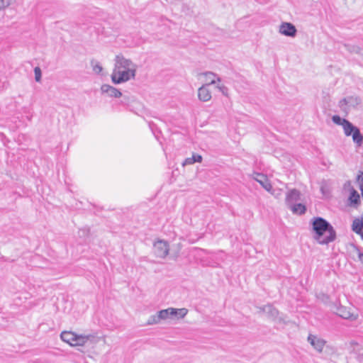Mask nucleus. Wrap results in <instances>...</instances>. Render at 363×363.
Wrapping results in <instances>:
<instances>
[{
	"instance_id": "f257e3e1",
	"label": "nucleus",
	"mask_w": 363,
	"mask_h": 363,
	"mask_svg": "<svg viewBox=\"0 0 363 363\" xmlns=\"http://www.w3.org/2000/svg\"><path fill=\"white\" fill-rule=\"evenodd\" d=\"M137 65L123 55H117L114 59V67L111 74V81L120 84L134 79L136 76Z\"/></svg>"
},
{
	"instance_id": "f03ea898",
	"label": "nucleus",
	"mask_w": 363,
	"mask_h": 363,
	"mask_svg": "<svg viewBox=\"0 0 363 363\" xmlns=\"http://www.w3.org/2000/svg\"><path fill=\"white\" fill-rule=\"evenodd\" d=\"M312 225L313 238L319 244L327 245L335 240V230L325 219L321 217L314 218Z\"/></svg>"
},
{
	"instance_id": "7ed1b4c3",
	"label": "nucleus",
	"mask_w": 363,
	"mask_h": 363,
	"mask_svg": "<svg viewBox=\"0 0 363 363\" xmlns=\"http://www.w3.org/2000/svg\"><path fill=\"white\" fill-rule=\"evenodd\" d=\"M60 337L62 341L71 346H83L89 340L90 336L77 335L70 331H64L61 333Z\"/></svg>"
},
{
	"instance_id": "20e7f679",
	"label": "nucleus",
	"mask_w": 363,
	"mask_h": 363,
	"mask_svg": "<svg viewBox=\"0 0 363 363\" xmlns=\"http://www.w3.org/2000/svg\"><path fill=\"white\" fill-rule=\"evenodd\" d=\"M344 133L346 136H352L353 142L357 147H361L363 144V135L359 129L354 126L351 122L347 121L342 127Z\"/></svg>"
},
{
	"instance_id": "39448f33",
	"label": "nucleus",
	"mask_w": 363,
	"mask_h": 363,
	"mask_svg": "<svg viewBox=\"0 0 363 363\" xmlns=\"http://www.w3.org/2000/svg\"><path fill=\"white\" fill-rule=\"evenodd\" d=\"M188 313V310L185 308H168L160 311V315L163 318V320L167 319H180L184 318Z\"/></svg>"
},
{
	"instance_id": "423d86ee",
	"label": "nucleus",
	"mask_w": 363,
	"mask_h": 363,
	"mask_svg": "<svg viewBox=\"0 0 363 363\" xmlns=\"http://www.w3.org/2000/svg\"><path fill=\"white\" fill-rule=\"evenodd\" d=\"M153 249L156 256L161 258L165 257L169 250L168 243L162 240H159L154 243Z\"/></svg>"
},
{
	"instance_id": "0eeeda50",
	"label": "nucleus",
	"mask_w": 363,
	"mask_h": 363,
	"mask_svg": "<svg viewBox=\"0 0 363 363\" xmlns=\"http://www.w3.org/2000/svg\"><path fill=\"white\" fill-rule=\"evenodd\" d=\"M308 341L318 352H321L323 351L326 343L323 339L313 335H308Z\"/></svg>"
},
{
	"instance_id": "6e6552de",
	"label": "nucleus",
	"mask_w": 363,
	"mask_h": 363,
	"mask_svg": "<svg viewBox=\"0 0 363 363\" xmlns=\"http://www.w3.org/2000/svg\"><path fill=\"white\" fill-rule=\"evenodd\" d=\"M101 91L103 94H106L112 98H120L122 96V93L119 89L106 84L101 86Z\"/></svg>"
},
{
	"instance_id": "1a4fd4ad",
	"label": "nucleus",
	"mask_w": 363,
	"mask_h": 363,
	"mask_svg": "<svg viewBox=\"0 0 363 363\" xmlns=\"http://www.w3.org/2000/svg\"><path fill=\"white\" fill-rule=\"evenodd\" d=\"M296 32V27L291 23H282L279 26V33L285 36L294 37Z\"/></svg>"
},
{
	"instance_id": "9d476101",
	"label": "nucleus",
	"mask_w": 363,
	"mask_h": 363,
	"mask_svg": "<svg viewBox=\"0 0 363 363\" xmlns=\"http://www.w3.org/2000/svg\"><path fill=\"white\" fill-rule=\"evenodd\" d=\"M254 179L260 184V185L267 191L270 192L272 189L271 183L267 177L262 174L255 173Z\"/></svg>"
},
{
	"instance_id": "9b49d317",
	"label": "nucleus",
	"mask_w": 363,
	"mask_h": 363,
	"mask_svg": "<svg viewBox=\"0 0 363 363\" xmlns=\"http://www.w3.org/2000/svg\"><path fill=\"white\" fill-rule=\"evenodd\" d=\"M300 199V192L296 189L289 191L286 196V204L288 207L296 203Z\"/></svg>"
},
{
	"instance_id": "f8f14e48",
	"label": "nucleus",
	"mask_w": 363,
	"mask_h": 363,
	"mask_svg": "<svg viewBox=\"0 0 363 363\" xmlns=\"http://www.w3.org/2000/svg\"><path fill=\"white\" fill-rule=\"evenodd\" d=\"M199 99L202 101H208L211 99V94L208 86L203 85L198 90Z\"/></svg>"
},
{
	"instance_id": "ddd939ff",
	"label": "nucleus",
	"mask_w": 363,
	"mask_h": 363,
	"mask_svg": "<svg viewBox=\"0 0 363 363\" xmlns=\"http://www.w3.org/2000/svg\"><path fill=\"white\" fill-rule=\"evenodd\" d=\"M348 201L349 205L351 206L357 207L360 204V196L359 193L352 187L350 189Z\"/></svg>"
},
{
	"instance_id": "4468645a",
	"label": "nucleus",
	"mask_w": 363,
	"mask_h": 363,
	"mask_svg": "<svg viewBox=\"0 0 363 363\" xmlns=\"http://www.w3.org/2000/svg\"><path fill=\"white\" fill-rule=\"evenodd\" d=\"M337 313L344 319L356 320L357 315L351 313L346 307L340 306L337 308Z\"/></svg>"
},
{
	"instance_id": "2eb2a0df",
	"label": "nucleus",
	"mask_w": 363,
	"mask_h": 363,
	"mask_svg": "<svg viewBox=\"0 0 363 363\" xmlns=\"http://www.w3.org/2000/svg\"><path fill=\"white\" fill-rule=\"evenodd\" d=\"M203 74L205 77L206 84L204 85L206 86H208L211 84H215L216 80L220 81V79L213 72H205Z\"/></svg>"
},
{
	"instance_id": "dca6fc26",
	"label": "nucleus",
	"mask_w": 363,
	"mask_h": 363,
	"mask_svg": "<svg viewBox=\"0 0 363 363\" xmlns=\"http://www.w3.org/2000/svg\"><path fill=\"white\" fill-rule=\"evenodd\" d=\"M291 211L296 214L301 215L305 213L306 208V206L302 203H294L289 207Z\"/></svg>"
},
{
	"instance_id": "f3484780",
	"label": "nucleus",
	"mask_w": 363,
	"mask_h": 363,
	"mask_svg": "<svg viewBox=\"0 0 363 363\" xmlns=\"http://www.w3.org/2000/svg\"><path fill=\"white\" fill-rule=\"evenodd\" d=\"M202 162V157L200 155H193L191 157H187L184 160V161L182 163L183 166L193 164L195 162Z\"/></svg>"
},
{
	"instance_id": "a211bd4d",
	"label": "nucleus",
	"mask_w": 363,
	"mask_h": 363,
	"mask_svg": "<svg viewBox=\"0 0 363 363\" xmlns=\"http://www.w3.org/2000/svg\"><path fill=\"white\" fill-rule=\"evenodd\" d=\"M161 320H163V318H161L160 315V311L157 312L156 315H151L147 320V325H155L160 323Z\"/></svg>"
},
{
	"instance_id": "6ab92c4d",
	"label": "nucleus",
	"mask_w": 363,
	"mask_h": 363,
	"mask_svg": "<svg viewBox=\"0 0 363 363\" xmlns=\"http://www.w3.org/2000/svg\"><path fill=\"white\" fill-rule=\"evenodd\" d=\"M91 65L92 67V69L93 71L96 73V74H100L102 70H103V67L101 65V64L96 61V60H91Z\"/></svg>"
},
{
	"instance_id": "aec40b11",
	"label": "nucleus",
	"mask_w": 363,
	"mask_h": 363,
	"mask_svg": "<svg viewBox=\"0 0 363 363\" xmlns=\"http://www.w3.org/2000/svg\"><path fill=\"white\" fill-rule=\"evenodd\" d=\"M264 311L269 313L272 317H276L279 313L278 311L271 305L265 306Z\"/></svg>"
},
{
	"instance_id": "412c9836",
	"label": "nucleus",
	"mask_w": 363,
	"mask_h": 363,
	"mask_svg": "<svg viewBox=\"0 0 363 363\" xmlns=\"http://www.w3.org/2000/svg\"><path fill=\"white\" fill-rule=\"evenodd\" d=\"M332 121L334 123L341 125L342 127H343L345 123H346L347 121V119L342 118L337 115L333 116L332 118Z\"/></svg>"
},
{
	"instance_id": "4be33fe9",
	"label": "nucleus",
	"mask_w": 363,
	"mask_h": 363,
	"mask_svg": "<svg viewBox=\"0 0 363 363\" xmlns=\"http://www.w3.org/2000/svg\"><path fill=\"white\" fill-rule=\"evenodd\" d=\"M35 79L39 82L41 79V69L39 67H36L34 69Z\"/></svg>"
},
{
	"instance_id": "5701e85b",
	"label": "nucleus",
	"mask_w": 363,
	"mask_h": 363,
	"mask_svg": "<svg viewBox=\"0 0 363 363\" xmlns=\"http://www.w3.org/2000/svg\"><path fill=\"white\" fill-rule=\"evenodd\" d=\"M13 0H0V10L4 9L12 3Z\"/></svg>"
},
{
	"instance_id": "b1692460",
	"label": "nucleus",
	"mask_w": 363,
	"mask_h": 363,
	"mask_svg": "<svg viewBox=\"0 0 363 363\" xmlns=\"http://www.w3.org/2000/svg\"><path fill=\"white\" fill-rule=\"evenodd\" d=\"M357 182L358 183L359 188L363 186V172H361L357 177Z\"/></svg>"
},
{
	"instance_id": "393cba45",
	"label": "nucleus",
	"mask_w": 363,
	"mask_h": 363,
	"mask_svg": "<svg viewBox=\"0 0 363 363\" xmlns=\"http://www.w3.org/2000/svg\"><path fill=\"white\" fill-rule=\"evenodd\" d=\"M350 99H343L340 101V106L342 107L343 105H346L347 103H349L348 100Z\"/></svg>"
},
{
	"instance_id": "a878e982",
	"label": "nucleus",
	"mask_w": 363,
	"mask_h": 363,
	"mask_svg": "<svg viewBox=\"0 0 363 363\" xmlns=\"http://www.w3.org/2000/svg\"><path fill=\"white\" fill-rule=\"evenodd\" d=\"M358 257H359V261L363 263V253L362 252H358Z\"/></svg>"
},
{
	"instance_id": "bb28decb",
	"label": "nucleus",
	"mask_w": 363,
	"mask_h": 363,
	"mask_svg": "<svg viewBox=\"0 0 363 363\" xmlns=\"http://www.w3.org/2000/svg\"><path fill=\"white\" fill-rule=\"evenodd\" d=\"M218 88L223 93L225 94V91L226 90V88L223 86H218Z\"/></svg>"
}]
</instances>
